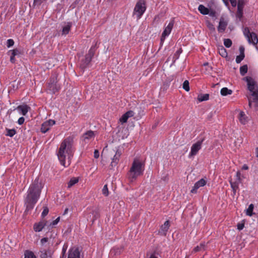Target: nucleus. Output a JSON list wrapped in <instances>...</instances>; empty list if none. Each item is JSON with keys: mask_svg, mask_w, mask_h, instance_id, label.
Instances as JSON below:
<instances>
[{"mask_svg": "<svg viewBox=\"0 0 258 258\" xmlns=\"http://www.w3.org/2000/svg\"><path fill=\"white\" fill-rule=\"evenodd\" d=\"M44 184L36 178L30 184L24 196V202L27 211L33 209L40 198Z\"/></svg>", "mask_w": 258, "mask_h": 258, "instance_id": "obj_1", "label": "nucleus"}, {"mask_svg": "<svg viewBox=\"0 0 258 258\" xmlns=\"http://www.w3.org/2000/svg\"><path fill=\"white\" fill-rule=\"evenodd\" d=\"M73 142V138L72 137H69L66 138L60 144L57 156L61 165L64 167L69 166L71 163V160L75 151Z\"/></svg>", "mask_w": 258, "mask_h": 258, "instance_id": "obj_2", "label": "nucleus"}, {"mask_svg": "<svg viewBox=\"0 0 258 258\" xmlns=\"http://www.w3.org/2000/svg\"><path fill=\"white\" fill-rule=\"evenodd\" d=\"M144 170L145 164L139 159H135L127 173L130 181H135L138 176L143 174Z\"/></svg>", "mask_w": 258, "mask_h": 258, "instance_id": "obj_3", "label": "nucleus"}, {"mask_svg": "<svg viewBox=\"0 0 258 258\" xmlns=\"http://www.w3.org/2000/svg\"><path fill=\"white\" fill-rule=\"evenodd\" d=\"M247 82L248 89L251 93L248 97L249 106L251 107L252 103H257L258 102V89H255V82L250 77H246L244 79Z\"/></svg>", "mask_w": 258, "mask_h": 258, "instance_id": "obj_4", "label": "nucleus"}, {"mask_svg": "<svg viewBox=\"0 0 258 258\" xmlns=\"http://www.w3.org/2000/svg\"><path fill=\"white\" fill-rule=\"evenodd\" d=\"M146 10V3L144 0H139L136 3L134 9L133 15L137 19H140Z\"/></svg>", "mask_w": 258, "mask_h": 258, "instance_id": "obj_5", "label": "nucleus"}, {"mask_svg": "<svg viewBox=\"0 0 258 258\" xmlns=\"http://www.w3.org/2000/svg\"><path fill=\"white\" fill-rule=\"evenodd\" d=\"M243 33L244 36L246 38L249 44H252L255 46V48L258 50L257 43L258 38L257 35L254 32H250L249 29L248 27H245L243 30Z\"/></svg>", "mask_w": 258, "mask_h": 258, "instance_id": "obj_6", "label": "nucleus"}, {"mask_svg": "<svg viewBox=\"0 0 258 258\" xmlns=\"http://www.w3.org/2000/svg\"><path fill=\"white\" fill-rule=\"evenodd\" d=\"M48 241L47 237H44L41 239L40 243L42 246L44 247L41 248L39 251L40 258H52L51 252L49 249V247H47L46 243Z\"/></svg>", "mask_w": 258, "mask_h": 258, "instance_id": "obj_7", "label": "nucleus"}, {"mask_svg": "<svg viewBox=\"0 0 258 258\" xmlns=\"http://www.w3.org/2000/svg\"><path fill=\"white\" fill-rule=\"evenodd\" d=\"M60 85L57 83V79L56 76H51L48 83L47 90L51 94H55L60 89Z\"/></svg>", "mask_w": 258, "mask_h": 258, "instance_id": "obj_8", "label": "nucleus"}, {"mask_svg": "<svg viewBox=\"0 0 258 258\" xmlns=\"http://www.w3.org/2000/svg\"><path fill=\"white\" fill-rule=\"evenodd\" d=\"M205 140V138L203 137L191 146L190 152L188 155L189 158L195 156L198 154V152L201 149L202 143Z\"/></svg>", "mask_w": 258, "mask_h": 258, "instance_id": "obj_9", "label": "nucleus"}, {"mask_svg": "<svg viewBox=\"0 0 258 258\" xmlns=\"http://www.w3.org/2000/svg\"><path fill=\"white\" fill-rule=\"evenodd\" d=\"M55 124V121L52 119H49L44 122L41 127V132L42 133H46L48 131L51 127Z\"/></svg>", "mask_w": 258, "mask_h": 258, "instance_id": "obj_10", "label": "nucleus"}, {"mask_svg": "<svg viewBox=\"0 0 258 258\" xmlns=\"http://www.w3.org/2000/svg\"><path fill=\"white\" fill-rule=\"evenodd\" d=\"M169 227L170 222L169 220H167L160 226V229L158 231V234L162 236H166Z\"/></svg>", "mask_w": 258, "mask_h": 258, "instance_id": "obj_11", "label": "nucleus"}, {"mask_svg": "<svg viewBox=\"0 0 258 258\" xmlns=\"http://www.w3.org/2000/svg\"><path fill=\"white\" fill-rule=\"evenodd\" d=\"M245 4V0H238L237 17L241 19L243 16V9Z\"/></svg>", "mask_w": 258, "mask_h": 258, "instance_id": "obj_12", "label": "nucleus"}, {"mask_svg": "<svg viewBox=\"0 0 258 258\" xmlns=\"http://www.w3.org/2000/svg\"><path fill=\"white\" fill-rule=\"evenodd\" d=\"M206 184V181L203 178L201 179L200 180L196 182L193 188L190 190V192L192 194H196L197 192V189L199 188L200 187L204 186Z\"/></svg>", "mask_w": 258, "mask_h": 258, "instance_id": "obj_13", "label": "nucleus"}, {"mask_svg": "<svg viewBox=\"0 0 258 258\" xmlns=\"http://www.w3.org/2000/svg\"><path fill=\"white\" fill-rule=\"evenodd\" d=\"M20 114L26 115L28 112L31 109L30 107L26 104L20 105L16 108Z\"/></svg>", "mask_w": 258, "mask_h": 258, "instance_id": "obj_14", "label": "nucleus"}, {"mask_svg": "<svg viewBox=\"0 0 258 258\" xmlns=\"http://www.w3.org/2000/svg\"><path fill=\"white\" fill-rule=\"evenodd\" d=\"M134 114V112L132 110L127 111L120 118L119 122L122 124L126 122L128 118L133 116Z\"/></svg>", "mask_w": 258, "mask_h": 258, "instance_id": "obj_15", "label": "nucleus"}, {"mask_svg": "<svg viewBox=\"0 0 258 258\" xmlns=\"http://www.w3.org/2000/svg\"><path fill=\"white\" fill-rule=\"evenodd\" d=\"M121 155V152L119 150H116L115 155L112 159L110 165L112 167H115L118 163L120 156Z\"/></svg>", "mask_w": 258, "mask_h": 258, "instance_id": "obj_16", "label": "nucleus"}, {"mask_svg": "<svg viewBox=\"0 0 258 258\" xmlns=\"http://www.w3.org/2000/svg\"><path fill=\"white\" fill-rule=\"evenodd\" d=\"M68 258H80V253L79 249L76 248H73L69 250Z\"/></svg>", "mask_w": 258, "mask_h": 258, "instance_id": "obj_17", "label": "nucleus"}, {"mask_svg": "<svg viewBox=\"0 0 258 258\" xmlns=\"http://www.w3.org/2000/svg\"><path fill=\"white\" fill-rule=\"evenodd\" d=\"M46 221L44 220L36 223L34 224L33 229L35 232H40L46 225Z\"/></svg>", "mask_w": 258, "mask_h": 258, "instance_id": "obj_18", "label": "nucleus"}, {"mask_svg": "<svg viewBox=\"0 0 258 258\" xmlns=\"http://www.w3.org/2000/svg\"><path fill=\"white\" fill-rule=\"evenodd\" d=\"M173 25L174 21L172 20L168 23L167 26L165 28L162 34H163L164 36H168L170 34L171 30L173 28Z\"/></svg>", "mask_w": 258, "mask_h": 258, "instance_id": "obj_19", "label": "nucleus"}, {"mask_svg": "<svg viewBox=\"0 0 258 258\" xmlns=\"http://www.w3.org/2000/svg\"><path fill=\"white\" fill-rule=\"evenodd\" d=\"M227 23L224 21L223 19H221L217 28L218 32L220 33L224 32L227 27Z\"/></svg>", "mask_w": 258, "mask_h": 258, "instance_id": "obj_20", "label": "nucleus"}, {"mask_svg": "<svg viewBox=\"0 0 258 258\" xmlns=\"http://www.w3.org/2000/svg\"><path fill=\"white\" fill-rule=\"evenodd\" d=\"M72 26V24L71 22H68L67 23L66 25L62 27V31H61V35H66L70 32L71 27Z\"/></svg>", "mask_w": 258, "mask_h": 258, "instance_id": "obj_21", "label": "nucleus"}, {"mask_svg": "<svg viewBox=\"0 0 258 258\" xmlns=\"http://www.w3.org/2000/svg\"><path fill=\"white\" fill-rule=\"evenodd\" d=\"M239 120L242 124H245L248 122V118L243 111H241L239 114Z\"/></svg>", "mask_w": 258, "mask_h": 258, "instance_id": "obj_22", "label": "nucleus"}, {"mask_svg": "<svg viewBox=\"0 0 258 258\" xmlns=\"http://www.w3.org/2000/svg\"><path fill=\"white\" fill-rule=\"evenodd\" d=\"M206 249V244L205 242H202L200 244V245H197L196 247H195L192 251V252H197L199 251H201L202 250H205Z\"/></svg>", "mask_w": 258, "mask_h": 258, "instance_id": "obj_23", "label": "nucleus"}, {"mask_svg": "<svg viewBox=\"0 0 258 258\" xmlns=\"http://www.w3.org/2000/svg\"><path fill=\"white\" fill-rule=\"evenodd\" d=\"M198 10L203 15H208L209 14V10L203 5H200L198 7Z\"/></svg>", "mask_w": 258, "mask_h": 258, "instance_id": "obj_24", "label": "nucleus"}, {"mask_svg": "<svg viewBox=\"0 0 258 258\" xmlns=\"http://www.w3.org/2000/svg\"><path fill=\"white\" fill-rule=\"evenodd\" d=\"M232 92H233L231 89H229L227 87L222 88L220 91L221 95L223 96H225L228 95H231Z\"/></svg>", "mask_w": 258, "mask_h": 258, "instance_id": "obj_25", "label": "nucleus"}, {"mask_svg": "<svg viewBox=\"0 0 258 258\" xmlns=\"http://www.w3.org/2000/svg\"><path fill=\"white\" fill-rule=\"evenodd\" d=\"M92 58L87 54L85 56V60H84V62L81 64V67L82 68H86L91 61Z\"/></svg>", "mask_w": 258, "mask_h": 258, "instance_id": "obj_26", "label": "nucleus"}, {"mask_svg": "<svg viewBox=\"0 0 258 258\" xmlns=\"http://www.w3.org/2000/svg\"><path fill=\"white\" fill-rule=\"evenodd\" d=\"M230 184L231 187L232 189L233 195H235L236 192V190L238 189L239 187V182L237 181L232 182L230 181Z\"/></svg>", "mask_w": 258, "mask_h": 258, "instance_id": "obj_27", "label": "nucleus"}, {"mask_svg": "<svg viewBox=\"0 0 258 258\" xmlns=\"http://www.w3.org/2000/svg\"><path fill=\"white\" fill-rule=\"evenodd\" d=\"M97 42H96L95 43L94 45L92 46L90 48V49H89V50L88 51V53L87 54V55H88V56L91 57L92 58H93V57L94 55L95 51H96V47H97Z\"/></svg>", "mask_w": 258, "mask_h": 258, "instance_id": "obj_28", "label": "nucleus"}, {"mask_svg": "<svg viewBox=\"0 0 258 258\" xmlns=\"http://www.w3.org/2000/svg\"><path fill=\"white\" fill-rule=\"evenodd\" d=\"M24 258H37L34 252L29 250H26L24 252Z\"/></svg>", "mask_w": 258, "mask_h": 258, "instance_id": "obj_29", "label": "nucleus"}, {"mask_svg": "<svg viewBox=\"0 0 258 258\" xmlns=\"http://www.w3.org/2000/svg\"><path fill=\"white\" fill-rule=\"evenodd\" d=\"M94 133L92 131H89L84 134V139L87 140L94 138Z\"/></svg>", "mask_w": 258, "mask_h": 258, "instance_id": "obj_30", "label": "nucleus"}, {"mask_svg": "<svg viewBox=\"0 0 258 258\" xmlns=\"http://www.w3.org/2000/svg\"><path fill=\"white\" fill-rule=\"evenodd\" d=\"M219 53L220 55L223 57H226L227 56V52L226 49L223 46H221L219 48Z\"/></svg>", "mask_w": 258, "mask_h": 258, "instance_id": "obj_31", "label": "nucleus"}, {"mask_svg": "<svg viewBox=\"0 0 258 258\" xmlns=\"http://www.w3.org/2000/svg\"><path fill=\"white\" fill-rule=\"evenodd\" d=\"M78 181H79L78 178H77V177L72 178L68 183V188L71 187L72 186L74 185L75 184L78 183Z\"/></svg>", "mask_w": 258, "mask_h": 258, "instance_id": "obj_32", "label": "nucleus"}, {"mask_svg": "<svg viewBox=\"0 0 258 258\" xmlns=\"http://www.w3.org/2000/svg\"><path fill=\"white\" fill-rule=\"evenodd\" d=\"M209 98L208 94H201L198 96V100L200 102L208 100Z\"/></svg>", "mask_w": 258, "mask_h": 258, "instance_id": "obj_33", "label": "nucleus"}, {"mask_svg": "<svg viewBox=\"0 0 258 258\" xmlns=\"http://www.w3.org/2000/svg\"><path fill=\"white\" fill-rule=\"evenodd\" d=\"M7 133L6 135L10 137H13L16 134V131L15 129L6 128Z\"/></svg>", "mask_w": 258, "mask_h": 258, "instance_id": "obj_34", "label": "nucleus"}, {"mask_svg": "<svg viewBox=\"0 0 258 258\" xmlns=\"http://www.w3.org/2000/svg\"><path fill=\"white\" fill-rule=\"evenodd\" d=\"M254 208L253 204H250L247 209L246 210V215L249 216H251L253 214L252 211Z\"/></svg>", "mask_w": 258, "mask_h": 258, "instance_id": "obj_35", "label": "nucleus"}, {"mask_svg": "<svg viewBox=\"0 0 258 258\" xmlns=\"http://www.w3.org/2000/svg\"><path fill=\"white\" fill-rule=\"evenodd\" d=\"M232 42L231 39L226 38L224 39V45L225 47L229 48L231 46Z\"/></svg>", "mask_w": 258, "mask_h": 258, "instance_id": "obj_36", "label": "nucleus"}, {"mask_svg": "<svg viewBox=\"0 0 258 258\" xmlns=\"http://www.w3.org/2000/svg\"><path fill=\"white\" fill-rule=\"evenodd\" d=\"M247 72V66L244 65L240 68V73L242 76H244Z\"/></svg>", "mask_w": 258, "mask_h": 258, "instance_id": "obj_37", "label": "nucleus"}, {"mask_svg": "<svg viewBox=\"0 0 258 258\" xmlns=\"http://www.w3.org/2000/svg\"><path fill=\"white\" fill-rule=\"evenodd\" d=\"M182 88L186 91H189L190 88H189V82L187 80H185L183 82V83L182 85Z\"/></svg>", "mask_w": 258, "mask_h": 258, "instance_id": "obj_38", "label": "nucleus"}, {"mask_svg": "<svg viewBox=\"0 0 258 258\" xmlns=\"http://www.w3.org/2000/svg\"><path fill=\"white\" fill-rule=\"evenodd\" d=\"M47 0H33V6H39L41 4L46 2Z\"/></svg>", "mask_w": 258, "mask_h": 258, "instance_id": "obj_39", "label": "nucleus"}, {"mask_svg": "<svg viewBox=\"0 0 258 258\" xmlns=\"http://www.w3.org/2000/svg\"><path fill=\"white\" fill-rule=\"evenodd\" d=\"M102 191V194L105 196H108V195H109V191H108V187H107V184H105V185H104Z\"/></svg>", "mask_w": 258, "mask_h": 258, "instance_id": "obj_40", "label": "nucleus"}, {"mask_svg": "<svg viewBox=\"0 0 258 258\" xmlns=\"http://www.w3.org/2000/svg\"><path fill=\"white\" fill-rule=\"evenodd\" d=\"M9 53H11V55L15 56L16 55L19 54L20 53V51L18 49H14L13 50H11L9 51Z\"/></svg>", "mask_w": 258, "mask_h": 258, "instance_id": "obj_41", "label": "nucleus"}, {"mask_svg": "<svg viewBox=\"0 0 258 258\" xmlns=\"http://www.w3.org/2000/svg\"><path fill=\"white\" fill-rule=\"evenodd\" d=\"M14 41L12 39H9L7 41V46L8 48H10V47H12L14 44Z\"/></svg>", "mask_w": 258, "mask_h": 258, "instance_id": "obj_42", "label": "nucleus"}, {"mask_svg": "<svg viewBox=\"0 0 258 258\" xmlns=\"http://www.w3.org/2000/svg\"><path fill=\"white\" fill-rule=\"evenodd\" d=\"M244 56H245V55H241V54L237 56L236 57V60H235L236 62L237 63H240L244 59Z\"/></svg>", "mask_w": 258, "mask_h": 258, "instance_id": "obj_43", "label": "nucleus"}, {"mask_svg": "<svg viewBox=\"0 0 258 258\" xmlns=\"http://www.w3.org/2000/svg\"><path fill=\"white\" fill-rule=\"evenodd\" d=\"M207 26L209 29L212 31H215V27L214 25L210 22L207 23Z\"/></svg>", "mask_w": 258, "mask_h": 258, "instance_id": "obj_44", "label": "nucleus"}, {"mask_svg": "<svg viewBox=\"0 0 258 258\" xmlns=\"http://www.w3.org/2000/svg\"><path fill=\"white\" fill-rule=\"evenodd\" d=\"M48 212L49 210L47 207H46L44 208L43 210L41 213V217L43 218L45 217L48 214Z\"/></svg>", "mask_w": 258, "mask_h": 258, "instance_id": "obj_45", "label": "nucleus"}, {"mask_svg": "<svg viewBox=\"0 0 258 258\" xmlns=\"http://www.w3.org/2000/svg\"><path fill=\"white\" fill-rule=\"evenodd\" d=\"M147 258H158V253L154 251L151 253L149 256Z\"/></svg>", "mask_w": 258, "mask_h": 258, "instance_id": "obj_46", "label": "nucleus"}, {"mask_svg": "<svg viewBox=\"0 0 258 258\" xmlns=\"http://www.w3.org/2000/svg\"><path fill=\"white\" fill-rule=\"evenodd\" d=\"M237 229L239 230H241L243 229L244 227V223H238L237 225Z\"/></svg>", "mask_w": 258, "mask_h": 258, "instance_id": "obj_47", "label": "nucleus"}, {"mask_svg": "<svg viewBox=\"0 0 258 258\" xmlns=\"http://www.w3.org/2000/svg\"><path fill=\"white\" fill-rule=\"evenodd\" d=\"M24 121H25V118L24 117H20L18 120V123L19 124V125H22L24 123Z\"/></svg>", "mask_w": 258, "mask_h": 258, "instance_id": "obj_48", "label": "nucleus"}, {"mask_svg": "<svg viewBox=\"0 0 258 258\" xmlns=\"http://www.w3.org/2000/svg\"><path fill=\"white\" fill-rule=\"evenodd\" d=\"M94 157L95 158L97 159L99 157V152L98 150H95L94 152Z\"/></svg>", "mask_w": 258, "mask_h": 258, "instance_id": "obj_49", "label": "nucleus"}, {"mask_svg": "<svg viewBox=\"0 0 258 258\" xmlns=\"http://www.w3.org/2000/svg\"><path fill=\"white\" fill-rule=\"evenodd\" d=\"M166 36H164L163 34H162L161 38H160V44L161 45H162L163 44V42L165 39V38L166 37Z\"/></svg>", "mask_w": 258, "mask_h": 258, "instance_id": "obj_50", "label": "nucleus"}, {"mask_svg": "<svg viewBox=\"0 0 258 258\" xmlns=\"http://www.w3.org/2000/svg\"><path fill=\"white\" fill-rule=\"evenodd\" d=\"M166 36H164L163 34H162L161 38H160V44L161 45H162L163 44V42L165 39V38L166 37Z\"/></svg>", "mask_w": 258, "mask_h": 258, "instance_id": "obj_51", "label": "nucleus"}, {"mask_svg": "<svg viewBox=\"0 0 258 258\" xmlns=\"http://www.w3.org/2000/svg\"><path fill=\"white\" fill-rule=\"evenodd\" d=\"M233 7H235L237 5L236 0H229Z\"/></svg>", "mask_w": 258, "mask_h": 258, "instance_id": "obj_52", "label": "nucleus"}, {"mask_svg": "<svg viewBox=\"0 0 258 258\" xmlns=\"http://www.w3.org/2000/svg\"><path fill=\"white\" fill-rule=\"evenodd\" d=\"M59 221V217H58L51 223V225H52V226H54L58 223Z\"/></svg>", "mask_w": 258, "mask_h": 258, "instance_id": "obj_53", "label": "nucleus"}, {"mask_svg": "<svg viewBox=\"0 0 258 258\" xmlns=\"http://www.w3.org/2000/svg\"><path fill=\"white\" fill-rule=\"evenodd\" d=\"M240 54L244 55V48L243 46L239 47Z\"/></svg>", "mask_w": 258, "mask_h": 258, "instance_id": "obj_54", "label": "nucleus"}, {"mask_svg": "<svg viewBox=\"0 0 258 258\" xmlns=\"http://www.w3.org/2000/svg\"><path fill=\"white\" fill-rule=\"evenodd\" d=\"M15 56H13L12 55H11V56H10V61L12 63H14L15 62Z\"/></svg>", "mask_w": 258, "mask_h": 258, "instance_id": "obj_55", "label": "nucleus"}, {"mask_svg": "<svg viewBox=\"0 0 258 258\" xmlns=\"http://www.w3.org/2000/svg\"><path fill=\"white\" fill-rule=\"evenodd\" d=\"M236 177H237V179L239 180V181H240V173L239 171L237 172V173H236Z\"/></svg>", "mask_w": 258, "mask_h": 258, "instance_id": "obj_56", "label": "nucleus"}, {"mask_svg": "<svg viewBox=\"0 0 258 258\" xmlns=\"http://www.w3.org/2000/svg\"><path fill=\"white\" fill-rule=\"evenodd\" d=\"M242 169L247 170V169H248V166L246 164H244L242 166Z\"/></svg>", "mask_w": 258, "mask_h": 258, "instance_id": "obj_57", "label": "nucleus"}, {"mask_svg": "<svg viewBox=\"0 0 258 258\" xmlns=\"http://www.w3.org/2000/svg\"><path fill=\"white\" fill-rule=\"evenodd\" d=\"M255 154L256 157L257 158V160H258V147L256 148V149L255 150Z\"/></svg>", "mask_w": 258, "mask_h": 258, "instance_id": "obj_58", "label": "nucleus"}, {"mask_svg": "<svg viewBox=\"0 0 258 258\" xmlns=\"http://www.w3.org/2000/svg\"><path fill=\"white\" fill-rule=\"evenodd\" d=\"M99 215H98V213L96 212V214L94 216V218L93 219L94 220H96L98 217Z\"/></svg>", "mask_w": 258, "mask_h": 258, "instance_id": "obj_59", "label": "nucleus"}, {"mask_svg": "<svg viewBox=\"0 0 258 258\" xmlns=\"http://www.w3.org/2000/svg\"><path fill=\"white\" fill-rule=\"evenodd\" d=\"M223 2L225 4L226 6L228 5V2L227 0H223Z\"/></svg>", "mask_w": 258, "mask_h": 258, "instance_id": "obj_60", "label": "nucleus"}, {"mask_svg": "<svg viewBox=\"0 0 258 258\" xmlns=\"http://www.w3.org/2000/svg\"><path fill=\"white\" fill-rule=\"evenodd\" d=\"M68 209H66L65 210H64V214H66L68 213Z\"/></svg>", "mask_w": 258, "mask_h": 258, "instance_id": "obj_61", "label": "nucleus"}, {"mask_svg": "<svg viewBox=\"0 0 258 258\" xmlns=\"http://www.w3.org/2000/svg\"><path fill=\"white\" fill-rule=\"evenodd\" d=\"M210 15L212 16H214V12H211L210 14Z\"/></svg>", "mask_w": 258, "mask_h": 258, "instance_id": "obj_62", "label": "nucleus"}, {"mask_svg": "<svg viewBox=\"0 0 258 258\" xmlns=\"http://www.w3.org/2000/svg\"><path fill=\"white\" fill-rule=\"evenodd\" d=\"M63 251H65V249H64V247H63Z\"/></svg>", "mask_w": 258, "mask_h": 258, "instance_id": "obj_63", "label": "nucleus"}]
</instances>
